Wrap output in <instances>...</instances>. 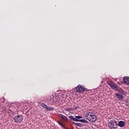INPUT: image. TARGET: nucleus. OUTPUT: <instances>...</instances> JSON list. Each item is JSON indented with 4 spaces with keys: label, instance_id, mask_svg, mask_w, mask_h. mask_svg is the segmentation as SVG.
Returning <instances> with one entry per match:
<instances>
[{
    "label": "nucleus",
    "instance_id": "nucleus-4",
    "mask_svg": "<svg viewBox=\"0 0 129 129\" xmlns=\"http://www.w3.org/2000/svg\"><path fill=\"white\" fill-rule=\"evenodd\" d=\"M107 84L112 88L113 90H118V86H117V84L116 83L111 82L110 81H107Z\"/></svg>",
    "mask_w": 129,
    "mask_h": 129
},
{
    "label": "nucleus",
    "instance_id": "nucleus-8",
    "mask_svg": "<svg viewBox=\"0 0 129 129\" xmlns=\"http://www.w3.org/2000/svg\"><path fill=\"white\" fill-rule=\"evenodd\" d=\"M21 107L22 106H21V103L18 102L16 104H15V107L11 106L9 107V109L10 110H11V111H12V112H13L14 111H13L12 109H14V108H21Z\"/></svg>",
    "mask_w": 129,
    "mask_h": 129
},
{
    "label": "nucleus",
    "instance_id": "nucleus-22",
    "mask_svg": "<svg viewBox=\"0 0 129 129\" xmlns=\"http://www.w3.org/2000/svg\"><path fill=\"white\" fill-rule=\"evenodd\" d=\"M85 129H87V128L86 127V128H85Z\"/></svg>",
    "mask_w": 129,
    "mask_h": 129
},
{
    "label": "nucleus",
    "instance_id": "nucleus-5",
    "mask_svg": "<svg viewBox=\"0 0 129 129\" xmlns=\"http://www.w3.org/2000/svg\"><path fill=\"white\" fill-rule=\"evenodd\" d=\"M69 118L71 119V120H73L74 121H80L81 122H84V123H86L87 122H88V121L85 120V119H78L74 117L73 115L69 116Z\"/></svg>",
    "mask_w": 129,
    "mask_h": 129
},
{
    "label": "nucleus",
    "instance_id": "nucleus-2",
    "mask_svg": "<svg viewBox=\"0 0 129 129\" xmlns=\"http://www.w3.org/2000/svg\"><path fill=\"white\" fill-rule=\"evenodd\" d=\"M108 127L109 129H116L117 128V121L115 120H111L108 123Z\"/></svg>",
    "mask_w": 129,
    "mask_h": 129
},
{
    "label": "nucleus",
    "instance_id": "nucleus-10",
    "mask_svg": "<svg viewBox=\"0 0 129 129\" xmlns=\"http://www.w3.org/2000/svg\"><path fill=\"white\" fill-rule=\"evenodd\" d=\"M115 95L117 97V98H118V99H119L121 101L123 100V96L121 95L120 94L116 93Z\"/></svg>",
    "mask_w": 129,
    "mask_h": 129
},
{
    "label": "nucleus",
    "instance_id": "nucleus-9",
    "mask_svg": "<svg viewBox=\"0 0 129 129\" xmlns=\"http://www.w3.org/2000/svg\"><path fill=\"white\" fill-rule=\"evenodd\" d=\"M123 81L124 84L129 86V77H125L123 78Z\"/></svg>",
    "mask_w": 129,
    "mask_h": 129
},
{
    "label": "nucleus",
    "instance_id": "nucleus-7",
    "mask_svg": "<svg viewBox=\"0 0 129 129\" xmlns=\"http://www.w3.org/2000/svg\"><path fill=\"white\" fill-rule=\"evenodd\" d=\"M41 106L43 108H45L47 111H50V110H54V107H49L48 106H47L44 103H43L41 104Z\"/></svg>",
    "mask_w": 129,
    "mask_h": 129
},
{
    "label": "nucleus",
    "instance_id": "nucleus-11",
    "mask_svg": "<svg viewBox=\"0 0 129 129\" xmlns=\"http://www.w3.org/2000/svg\"><path fill=\"white\" fill-rule=\"evenodd\" d=\"M125 124V123L123 121H119L117 124V125L118 126H120V127H123L124 126V125Z\"/></svg>",
    "mask_w": 129,
    "mask_h": 129
},
{
    "label": "nucleus",
    "instance_id": "nucleus-15",
    "mask_svg": "<svg viewBox=\"0 0 129 129\" xmlns=\"http://www.w3.org/2000/svg\"><path fill=\"white\" fill-rule=\"evenodd\" d=\"M75 118H76L77 119H80V118H82V117L81 116H75Z\"/></svg>",
    "mask_w": 129,
    "mask_h": 129
},
{
    "label": "nucleus",
    "instance_id": "nucleus-6",
    "mask_svg": "<svg viewBox=\"0 0 129 129\" xmlns=\"http://www.w3.org/2000/svg\"><path fill=\"white\" fill-rule=\"evenodd\" d=\"M76 90L79 93H82L85 91V88L81 85H79L76 88Z\"/></svg>",
    "mask_w": 129,
    "mask_h": 129
},
{
    "label": "nucleus",
    "instance_id": "nucleus-1",
    "mask_svg": "<svg viewBox=\"0 0 129 129\" xmlns=\"http://www.w3.org/2000/svg\"><path fill=\"white\" fill-rule=\"evenodd\" d=\"M85 117L86 119L91 121V122H95L96 121V116L94 112H89L87 113Z\"/></svg>",
    "mask_w": 129,
    "mask_h": 129
},
{
    "label": "nucleus",
    "instance_id": "nucleus-17",
    "mask_svg": "<svg viewBox=\"0 0 129 129\" xmlns=\"http://www.w3.org/2000/svg\"><path fill=\"white\" fill-rule=\"evenodd\" d=\"M58 124L60 125L61 126H62V127H65V126H64V125H63V124H62L61 122H58Z\"/></svg>",
    "mask_w": 129,
    "mask_h": 129
},
{
    "label": "nucleus",
    "instance_id": "nucleus-12",
    "mask_svg": "<svg viewBox=\"0 0 129 129\" xmlns=\"http://www.w3.org/2000/svg\"><path fill=\"white\" fill-rule=\"evenodd\" d=\"M74 124L77 125V126H79V127H82V126H83L82 123L74 122Z\"/></svg>",
    "mask_w": 129,
    "mask_h": 129
},
{
    "label": "nucleus",
    "instance_id": "nucleus-14",
    "mask_svg": "<svg viewBox=\"0 0 129 129\" xmlns=\"http://www.w3.org/2000/svg\"><path fill=\"white\" fill-rule=\"evenodd\" d=\"M4 101H5V99H0V102H1V103H0L1 106H3V105L4 104Z\"/></svg>",
    "mask_w": 129,
    "mask_h": 129
},
{
    "label": "nucleus",
    "instance_id": "nucleus-19",
    "mask_svg": "<svg viewBox=\"0 0 129 129\" xmlns=\"http://www.w3.org/2000/svg\"><path fill=\"white\" fill-rule=\"evenodd\" d=\"M126 106H129V101H126L125 102Z\"/></svg>",
    "mask_w": 129,
    "mask_h": 129
},
{
    "label": "nucleus",
    "instance_id": "nucleus-23",
    "mask_svg": "<svg viewBox=\"0 0 129 129\" xmlns=\"http://www.w3.org/2000/svg\"><path fill=\"white\" fill-rule=\"evenodd\" d=\"M53 103L55 102H52Z\"/></svg>",
    "mask_w": 129,
    "mask_h": 129
},
{
    "label": "nucleus",
    "instance_id": "nucleus-18",
    "mask_svg": "<svg viewBox=\"0 0 129 129\" xmlns=\"http://www.w3.org/2000/svg\"><path fill=\"white\" fill-rule=\"evenodd\" d=\"M66 110L67 111H71L72 110V108H67Z\"/></svg>",
    "mask_w": 129,
    "mask_h": 129
},
{
    "label": "nucleus",
    "instance_id": "nucleus-20",
    "mask_svg": "<svg viewBox=\"0 0 129 129\" xmlns=\"http://www.w3.org/2000/svg\"><path fill=\"white\" fill-rule=\"evenodd\" d=\"M2 108L3 110H6L7 109V107H2Z\"/></svg>",
    "mask_w": 129,
    "mask_h": 129
},
{
    "label": "nucleus",
    "instance_id": "nucleus-13",
    "mask_svg": "<svg viewBox=\"0 0 129 129\" xmlns=\"http://www.w3.org/2000/svg\"><path fill=\"white\" fill-rule=\"evenodd\" d=\"M119 92L122 94L123 95H124L125 92H124V90L122 89V88L119 89Z\"/></svg>",
    "mask_w": 129,
    "mask_h": 129
},
{
    "label": "nucleus",
    "instance_id": "nucleus-3",
    "mask_svg": "<svg viewBox=\"0 0 129 129\" xmlns=\"http://www.w3.org/2000/svg\"><path fill=\"white\" fill-rule=\"evenodd\" d=\"M14 119V122L16 123H21L24 119L23 118V115H17L15 116Z\"/></svg>",
    "mask_w": 129,
    "mask_h": 129
},
{
    "label": "nucleus",
    "instance_id": "nucleus-16",
    "mask_svg": "<svg viewBox=\"0 0 129 129\" xmlns=\"http://www.w3.org/2000/svg\"><path fill=\"white\" fill-rule=\"evenodd\" d=\"M62 117V118L63 119H64V120H68V118H67V117H66V116H64V115H63V116H62V117Z\"/></svg>",
    "mask_w": 129,
    "mask_h": 129
},
{
    "label": "nucleus",
    "instance_id": "nucleus-21",
    "mask_svg": "<svg viewBox=\"0 0 129 129\" xmlns=\"http://www.w3.org/2000/svg\"><path fill=\"white\" fill-rule=\"evenodd\" d=\"M59 115H60V116H61V117H62L64 115H63L62 114H59Z\"/></svg>",
    "mask_w": 129,
    "mask_h": 129
}]
</instances>
